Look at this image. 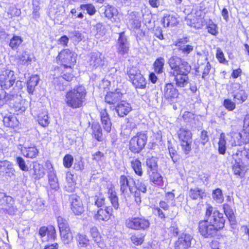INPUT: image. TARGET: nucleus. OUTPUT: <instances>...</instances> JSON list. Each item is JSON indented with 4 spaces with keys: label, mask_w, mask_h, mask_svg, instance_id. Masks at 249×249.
I'll list each match as a JSON object with an SVG mask.
<instances>
[{
    "label": "nucleus",
    "mask_w": 249,
    "mask_h": 249,
    "mask_svg": "<svg viewBox=\"0 0 249 249\" xmlns=\"http://www.w3.org/2000/svg\"><path fill=\"white\" fill-rule=\"evenodd\" d=\"M74 76L73 74L70 73L66 72L63 75L58 78H56V81H59L60 82L63 81H66V82L71 81L72 80Z\"/></svg>",
    "instance_id": "obj_59"
},
{
    "label": "nucleus",
    "mask_w": 249,
    "mask_h": 249,
    "mask_svg": "<svg viewBox=\"0 0 249 249\" xmlns=\"http://www.w3.org/2000/svg\"><path fill=\"white\" fill-rule=\"evenodd\" d=\"M22 42V40L19 36H14L11 39L10 46L13 49H17Z\"/></svg>",
    "instance_id": "obj_50"
},
{
    "label": "nucleus",
    "mask_w": 249,
    "mask_h": 249,
    "mask_svg": "<svg viewBox=\"0 0 249 249\" xmlns=\"http://www.w3.org/2000/svg\"><path fill=\"white\" fill-rule=\"evenodd\" d=\"M232 171L234 175L242 177L245 168L249 166V149L243 148L238 149L232 155Z\"/></svg>",
    "instance_id": "obj_4"
},
{
    "label": "nucleus",
    "mask_w": 249,
    "mask_h": 249,
    "mask_svg": "<svg viewBox=\"0 0 249 249\" xmlns=\"http://www.w3.org/2000/svg\"><path fill=\"white\" fill-rule=\"evenodd\" d=\"M223 208L225 215L228 218L230 221H234L235 216L233 212L231 207L227 204H224L223 205Z\"/></svg>",
    "instance_id": "obj_48"
},
{
    "label": "nucleus",
    "mask_w": 249,
    "mask_h": 249,
    "mask_svg": "<svg viewBox=\"0 0 249 249\" xmlns=\"http://www.w3.org/2000/svg\"><path fill=\"white\" fill-rule=\"evenodd\" d=\"M77 241L79 249H91V246L89 244V240L86 235L79 234L78 236Z\"/></svg>",
    "instance_id": "obj_27"
},
{
    "label": "nucleus",
    "mask_w": 249,
    "mask_h": 249,
    "mask_svg": "<svg viewBox=\"0 0 249 249\" xmlns=\"http://www.w3.org/2000/svg\"><path fill=\"white\" fill-rule=\"evenodd\" d=\"M57 58L65 67L71 68L76 63V54L69 49H64L59 53Z\"/></svg>",
    "instance_id": "obj_8"
},
{
    "label": "nucleus",
    "mask_w": 249,
    "mask_h": 249,
    "mask_svg": "<svg viewBox=\"0 0 249 249\" xmlns=\"http://www.w3.org/2000/svg\"><path fill=\"white\" fill-rule=\"evenodd\" d=\"M105 57L102 53L96 52L91 53L87 61V67L89 70H93L98 67L104 65Z\"/></svg>",
    "instance_id": "obj_9"
},
{
    "label": "nucleus",
    "mask_w": 249,
    "mask_h": 249,
    "mask_svg": "<svg viewBox=\"0 0 249 249\" xmlns=\"http://www.w3.org/2000/svg\"><path fill=\"white\" fill-rule=\"evenodd\" d=\"M111 212L112 209L107 207H106L105 209L100 208L97 211V213L95 214L94 218L99 221H107L110 217Z\"/></svg>",
    "instance_id": "obj_21"
},
{
    "label": "nucleus",
    "mask_w": 249,
    "mask_h": 249,
    "mask_svg": "<svg viewBox=\"0 0 249 249\" xmlns=\"http://www.w3.org/2000/svg\"><path fill=\"white\" fill-rule=\"evenodd\" d=\"M57 222L60 232L65 231L66 229L67 230L70 229L67 221L62 217H58Z\"/></svg>",
    "instance_id": "obj_52"
},
{
    "label": "nucleus",
    "mask_w": 249,
    "mask_h": 249,
    "mask_svg": "<svg viewBox=\"0 0 249 249\" xmlns=\"http://www.w3.org/2000/svg\"><path fill=\"white\" fill-rule=\"evenodd\" d=\"M178 47V50L185 54H189L194 49V47L191 45L186 44L183 41H179L176 44Z\"/></svg>",
    "instance_id": "obj_39"
},
{
    "label": "nucleus",
    "mask_w": 249,
    "mask_h": 249,
    "mask_svg": "<svg viewBox=\"0 0 249 249\" xmlns=\"http://www.w3.org/2000/svg\"><path fill=\"white\" fill-rule=\"evenodd\" d=\"M235 102L231 101L230 99H225L224 101L223 105L229 111H232L235 108Z\"/></svg>",
    "instance_id": "obj_58"
},
{
    "label": "nucleus",
    "mask_w": 249,
    "mask_h": 249,
    "mask_svg": "<svg viewBox=\"0 0 249 249\" xmlns=\"http://www.w3.org/2000/svg\"><path fill=\"white\" fill-rule=\"evenodd\" d=\"M109 198L114 209L118 210L119 204L118 202V197L116 193H111L109 196Z\"/></svg>",
    "instance_id": "obj_54"
},
{
    "label": "nucleus",
    "mask_w": 249,
    "mask_h": 249,
    "mask_svg": "<svg viewBox=\"0 0 249 249\" xmlns=\"http://www.w3.org/2000/svg\"><path fill=\"white\" fill-rule=\"evenodd\" d=\"M191 143L192 142H181V146L182 150L185 154H188L191 150Z\"/></svg>",
    "instance_id": "obj_60"
},
{
    "label": "nucleus",
    "mask_w": 249,
    "mask_h": 249,
    "mask_svg": "<svg viewBox=\"0 0 249 249\" xmlns=\"http://www.w3.org/2000/svg\"><path fill=\"white\" fill-rule=\"evenodd\" d=\"M125 226L136 231H145L150 227V222L144 217H130L125 221Z\"/></svg>",
    "instance_id": "obj_6"
},
{
    "label": "nucleus",
    "mask_w": 249,
    "mask_h": 249,
    "mask_svg": "<svg viewBox=\"0 0 249 249\" xmlns=\"http://www.w3.org/2000/svg\"><path fill=\"white\" fill-rule=\"evenodd\" d=\"M129 49V44L124 32L119 34L117 44V52L122 55L127 53Z\"/></svg>",
    "instance_id": "obj_17"
},
{
    "label": "nucleus",
    "mask_w": 249,
    "mask_h": 249,
    "mask_svg": "<svg viewBox=\"0 0 249 249\" xmlns=\"http://www.w3.org/2000/svg\"><path fill=\"white\" fill-rule=\"evenodd\" d=\"M39 77L37 75L31 76L30 79L27 82V91L29 93L33 94L36 86L38 84Z\"/></svg>",
    "instance_id": "obj_32"
},
{
    "label": "nucleus",
    "mask_w": 249,
    "mask_h": 249,
    "mask_svg": "<svg viewBox=\"0 0 249 249\" xmlns=\"http://www.w3.org/2000/svg\"><path fill=\"white\" fill-rule=\"evenodd\" d=\"M225 221L223 213L207 204L205 219L200 221L198 224L199 232L205 238L213 237L224 228Z\"/></svg>",
    "instance_id": "obj_1"
},
{
    "label": "nucleus",
    "mask_w": 249,
    "mask_h": 249,
    "mask_svg": "<svg viewBox=\"0 0 249 249\" xmlns=\"http://www.w3.org/2000/svg\"><path fill=\"white\" fill-rule=\"evenodd\" d=\"M87 90L82 85L75 86L67 92L65 102L68 107L76 109L82 107L86 101Z\"/></svg>",
    "instance_id": "obj_3"
},
{
    "label": "nucleus",
    "mask_w": 249,
    "mask_h": 249,
    "mask_svg": "<svg viewBox=\"0 0 249 249\" xmlns=\"http://www.w3.org/2000/svg\"><path fill=\"white\" fill-rule=\"evenodd\" d=\"M158 159L155 157L152 156L146 158L145 163L147 173L158 171Z\"/></svg>",
    "instance_id": "obj_26"
},
{
    "label": "nucleus",
    "mask_w": 249,
    "mask_h": 249,
    "mask_svg": "<svg viewBox=\"0 0 249 249\" xmlns=\"http://www.w3.org/2000/svg\"><path fill=\"white\" fill-rule=\"evenodd\" d=\"M138 73H140L139 71L135 67L130 68L127 71V74L130 80L135 78Z\"/></svg>",
    "instance_id": "obj_64"
},
{
    "label": "nucleus",
    "mask_w": 249,
    "mask_h": 249,
    "mask_svg": "<svg viewBox=\"0 0 249 249\" xmlns=\"http://www.w3.org/2000/svg\"><path fill=\"white\" fill-rule=\"evenodd\" d=\"M131 166L133 168L135 173L139 176H142L143 174V172L142 167V163L140 160L138 159H134L130 162Z\"/></svg>",
    "instance_id": "obj_36"
},
{
    "label": "nucleus",
    "mask_w": 249,
    "mask_h": 249,
    "mask_svg": "<svg viewBox=\"0 0 249 249\" xmlns=\"http://www.w3.org/2000/svg\"><path fill=\"white\" fill-rule=\"evenodd\" d=\"M192 239L191 235L182 233L175 243V249H188L191 246Z\"/></svg>",
    "instance_id": "obj_16"
},
{
    "label": "nucleus",
    "mask_w": 249,
    "mask_h": 249,
    "mask_svg": "<svg viewBox=\"0 0 249 249\" xmlns=\"http://www.w3.org/2000/svg\"><path fill=\"white\" fill-rule=\"evenodd\" d=\"M207 28L209 33L216 36L218 34L217 25L212 20H210L207 25Z\"/></svg>",
    "instance_id": "obj_51"
},
{
    "label": "nucleus",
    "mask_w": 249,
    "mask_h": 249,
    "mask_svg": "<svg viewBox=\"0 0 249 249\" xmlns=\"http://www.w3.org/2000/svg\"><path fill=\"white\" fill-rule=\"evenodd\" d=\"M231 93L234 101L237 104L244 102L248 98V95L239 83H233L231 86Z\"/></svg>",
    "instance_id": "obj_12"
},
{
    "label": "nucleus",
    "mask_w": 249,
    "mask_h": 249,
    "mask_svg": "<svg viewBox=\"0 0 249 249\" xmlns=\"http://www.w3.org/2000/svg\"><path fill=\"white\" fill-rule=\"evenodd\" d=\"M171 69L169 72L170 76L174 77V81L178 88H184L189 82L188 74L191 67L186 61L178 56H173L168 60Z\"/></svg>",
    "instance_id": "obj_2"
},
{
    "label": "nucleus",
    "mask_w": 249,
    "mask_h": 249,
    "mask_svg": "<svg viewBox=\"0 0 249 249\" xmlns=\"http://www.w3.org/2000/svg\"><path fill=\"white\" fill-rule=\"evenodd\" d=\"M16 162L21 170L24 171H27L28 170V167L22 158L20 157H17Z\"/></svg>",
    "instance_id": "obj_55"
},
{
    "label": "nucleus",
    "mask_w": 249,
    "mask_h": 249,
    "mask_svg": "<svg viewBox=\"0 0 249 249\" xmlns=\"http://www.w3.org/2000/svg\"><path fill=\"white\" fill-rule=\"evenodd\" d=\"M225 136L224 133L220 134L218 142V151L220 154H224L226 150V141L225 139Z\"/></svg>",
    "instance_id": "obj_46"
},
{
    "label": "nucleus",
    "mask_w": 249,
    "mask_h": 249,
    "mask_svg": "<svg viewBox=\"0 0 249 249\" xmlns=\"http://www.w3.org/2000/svg\"><path fill=\"white\" fill-rule=\"evenodd\" d=\"M189 196L192 199L200 200L206 197V194L204 190L198 187H195L189 190Z\"/></svg>",
    "instance_id": "obj_23"
},
{
    "label": "nucleus",
    "mask_w": 249,
    "mask_h": 249,
    "mask_svg": "<svg viewBox=\"0 0 249 249\" xmlns=\"http://www.w3.org/2000/svg\"><path fill=\"white\" fill-rule=\"evenodd\" d=\"M34 174L35 178L39 179L45 175V172L43 166L39 163H36L34 164Z\"/></svg>",
    "instance_id": "obj_44"
},
{
    "label": "nucleus",
    "mask_w": 249,
    "mask_h": 249,
    "mask_svg": "<svg viewBox=\"0 0 249 249\" xmlns=\"http://www.w3.org/2000/svg\"><path fill=\"white\" fill-rule=\"evenodd\" d=\"M54 83L56 84V88L59 90L63 91L66 89L67 83V82H65V81L60 82L59 81H56V78L54 80Z\"/></svg>",
    "instance_id": "obj_61"
},
{
    "label": "nucleus",
    "mask_w": 249,
    "mask_h": 249,
    "mask_svg": "<svg viewBox=\"0 0 249 249\" xmlns=\"http://www.w3.org/2000/svg\"><path fill=\"white\" fill-rule=\"evenodd\" d=\"M177 23V18L173 15H167L163 18V24L164 27L174 26Z\"/></svg>",
    "instance_id": "obj_38"
},
{
    "label": "nucleus",
    "mask_w": 249,
    "mask_h": 249,
    "mask_svg": "<svg viewBox=\"0 0 249 249\" xmlns=\"http://www.w3.org/2000/svg\"><path fill=\"white\" fill-rule=\"evenodd\" d=\"M165 60L164 58L160 57L156 59L154 63V68L155 71L157 73H161L163 71V66Z\"/></svg>",
    "instance_id": "obj_40"
},
{
    "label": "nucleus",
    "mask_w": 249,
    "mask_h": 249,
    "mask_svg": "<svg viewBox=\"0 0 249 249\" xmlns=\"http://www.w3.org/2000/svg\"><path fill=\"white\" fill-rule=\"evenodd\" d=\"M90 233L94 242L97 243L99 246L103 241V239L98 231L97 228L96 227L91 228L90 229Z\"/></svg>",
    "instance_id": "obj_43"
},
{
    "label": "nucleus",
    "mask_w": 249,
    "mask_h": 249,
    "mask_svg": "<svg viewBox=\"0 0 249 249\" xmlns=\"http://www.w3.org/2000/svg\"><path fill=\"white\" fill-rule=\"evenodd\" d=\"M94 199V204L89 203L88 209L89 212H95L93 207L96 206L98 208L103 207L105 204V198L102 196H96Z\"/></svg>",
    "instance_id": "obj_34"
},
{
    "label": "nucleus",
    "mask_w": 249,
    "mask_h": 249,
    "mask_svg": "<svg viewBox=\"0 0 249 249\" xmlns=\"http://www.w3.org/2000/svg\"><path fill=\"white\" fill-rule=\"evenodd\" d=\"M148 174L149 175L150 181L155 185L158 186H162L163 185V178L161 175L158 172V171L151 172L148 173Z\"/></svg>",
    "instance_id": "obj_30"
},
{
    "label": "nucleus",
    "mask_w": 249,
    "mask_h": 249,
    "mask_svg": "<svg viewBox=\"0 0 249 249\" xmlns=\"http://www.w3.org/2000/svg\"><path fill=\"white\" fill-rule=\"evenodd\" d=\"M71 209L75 215H80L84 212V208L80 197L75 194L70 196Z\"/></svg>",
    "instance_id": "obj_14"
},
{
    "label": "nucleus",
    "mask_w": 249,
    "mask_h": 249,
    "mask_svg": "<svg viewBox=\"0 0 249 249\" xmlns=\"http://www.w3.org/2000/svg\"><path fill=\"white\" fill-rule=\"evenodd\" d=\"M73 161V157L71 155L67 154L64 157L63 164L65 167L70 168L71 167Z\"/></svg>",
    "instance_id": "obj_56"
},
{
    "label": "nucleus",
    "mask_w": 249,
    "mask_h": 249,
    "mask_svg": "<svg viewBox=\"0 0 249 249\" xmlns=\"http://www.w3.org/2000/svg\"><path fill=\"white\" fill-rule=\"evenodd\" d=\"M178 138L181 142H192V134L190 130L181 128L178 131Z\"/></svg>",
    "instance_id": "obj_28"
},
{
    "label": "nucleus",
    "mask_w": 249,
    "mask_h": 249,
    "mask_svg": "<svg viewBox=\"0 0 249 249\" xmlns=\"http://www.w3.org/2000/svg\"><path fill=\"white\" fill-rule=\"evenodd\" d=\"M60 232L61 239L65 244H69L72 241L73 236L70 229Z\"/></svg>",
    "instance_id": "obj_45"
},
{
    "label": "nucleus",
    "mask_w": 249,
    "mask_h": 249,
    "mask_svg": "<svg viewBox=\"0 0 249 249\" xmlns=\"http://www.w3.org/2000/svg\"><path fill=\"white\" fill-rule=\"evenodd\" d=\"M143 16L142 10L128 12L127 19L132 28L138 29L141 27Z\"/></svg>",
    "instance_id": "obj_13"
},
{
    "label": "nucleus",
    "mask_w": 249,
    "mask_h": 249,
    "mask_svg": "<svg viewBox=\"0 0 249 249\" xmlns=\"http://www.w3.org/2000/svg\"><path fill=\"white\" fill-rule=\"evenodd\" d=\"M212 197L214 201L219 204L222 203L224 200L222 191L219 188H217L213 190Z\"/></svg>",
    "instance_id": "obj_42"
},
{
    "label": "nucleus",
    "mask_w": 249,
    "mask_h": 249,
    "mask_svg": "<svg viewBox=\"0 0 249 249\" xmlns=\"http://www.w3.org/2000/svg\"><path fill=\"white\" fill-rule=\"evenodd\" d=\"M91 128L92 129L91 134L93 137L98 141H102V130L99 123H93Z\"/></svg>",
    "instance_id": "obj_29"
},
{
    "label": "nucleus",
    "mask_w": 249,
    "mask_h": 249,
    "mask_svg": "<svg viewBox=\"0 0 249 249\" xmlns=\"http://www.w3.org/2000/svg\"><path fill=\"white\" fill-rule=\"evenodd\" d=\"M71 35L70 37L77 42L81 41L83 38L82 35L78 31L72 32Z\"/></svg>",
    "instance_id": "obj_62"
},
{
    "label": "nucleus",
    "mask_w": 249,
    "mask_h": 249,
    "mask_svg": "<svg viewBox=\"0 0 249 249\" xmlns=\"http://www.w3.org/2000/svg\"><path fill=\"white\" fill-rule=\"evenodd\" d=\"M136 188L142 193H145L147 191V185L144 181L141 179H138L134 184Z\"/></svg>",
    "instance_id": "obj_49"
},
{
    "label": "nucleus",
    "mask_w": 249,
    "mask_h": 249,
    "mask_svg": "<svg viewBox=\"0 0 249 249\" xmlns=\"http://www.w3.org/2000/svg\"><path fill=\"white\" fill-rule=\"evenodd\" d=\"M130 239L132 242L137 246L141 245L143 242V236L142 235H133Z\"/></svg>",
    "instance_id": "obj_57"
},
{
    "label": "nucleus",
    "mask_w": 249,
    "mask_h": 249,
    "mask_svg": "<svg viewBox=\"0 0 249 249\" xmlns=\"http://www.w3.org/2000/svg\"><path fill=\"white\" fill-rule=\"evenodd\" d=\"M131 81L136 88L144 89L146 87V82L145 79L141 73H138Z\"/></svg>",
    "instance_id": "obj_31"
},
{
    "label": "nucleus",
    "mask_w": 249,
    "mask_h": 249,
    "mask_svg": "<svg viewBox=\"0 0 249 249\" xmlns=\"http://www.w3.org/2000/svg\"><path fill=\"white\" fill-rule=\"evenodd\" d=\"M38 122L39 124L43 127H46L48 125L49 121L47 112L39 114L38 116Z\"/></svg>",
    "instance_id": "obj_47"
},
{
    "label": "nucleus",
    "mask_w": 249,
    "mask_h": 249,
    "mask_svg": "<svg viewBox=\"0 0 249 249\" xmlns=\"http://www.w3.org/2000/svg\"><path fill=\"white\" fill-rule=\"evenodd\" d=\"M211 66L209 62H206L199 65V66L196 69V75H200L202 74V78L205 80L206 77L209 74Z\"/></svg>",
    "instance_id": "obj_24"
},
{
    "label": "nucleus",
    "mask_w": 249,
    "mask_h": 249,
    "mask_svg": "<svg viewBox=\"0 0 249 249\" xmlns=\"http://www.w3.org/2000/svg\"><path fill=\"white\" fill-rule=\"evenodd\" d=\"M120 185V190L122 193H125L128 188L130 192L133 191L134 184H135V181L132 177L128 176L121 175L119 180Z\"/></svg>",
    "instance_id": "obj_15"
},
{
    "label": "nucleus",
    "mask_w": 249,
    "mask_h": 249,
    "mask_svg": "<svg viewBox=\"0 0 249 249\" xmlns=\"http://www.w3.org/2000/svg\"><path fill=\"white\" fill-rule=\"evenodd\" d=\"M94 28L96 31V33L95 34L96 38H99L101 36H102L105 35V29L102 24L98 23L95 25Z\"/></svg>",
    "instance_id": "obj_53"
},
{
    "label": "nucleus",
    "mask_w": 249,
    "mask_h": 249,
    "mask_svg": "<svg viewBox=\"0 0 249 249\" xmlns=\"http://www.w3.org/2000/svg\"><path fill=\"white\" fill-rule=\"evenodd\" d=\"M73 176L71 174L69 173L66 175L67 184L65 187L69 192H72L75 189L76 183L75 181L73 179Z\"/></svg>",
    "instance_id": "obj_41"
},
{
    "label": "nucleus",
    "mask_w": 249,
    "mask_h": 249,
    "mask_svg": "<svg viewBox=\"0 0 249 249\" xmlns=\"http://www.w3.org/2000/svg\"><path fill=\"white\" fill-rule=\"evenodd\" d=\"M17 65L18 69H22L23 66H28L32 60L30 55L27 52H23L17 58Z\"/></svg>",
    "instance_id": "obj_25"
},
{
    "label": "nucleus",
    "mask_w": 249,
    "mask_h": 249,
    "mask_svg": "<svg viewBox=\"0 0 249 249\" xmlns=\"http://www.w3.org/2000/svg\"><path fill=\"white\" fill-rule=\"evenodd\" d=\"M147 134L145 131L138 132L129 142V149L134 153H140L144 147L147 141Z\"/></svg>",
    "instance_id": "obj_5"
},
{
    "label": "nucleus",
    "mask_w": 249,
    "mask_h": 249,
    "mask_svg": "<svg viewBox=\"0 0 249 249\" xmlns=\"http://www.w3.org/2000/svg\"><path fill=\"white\" fill-rule=\"evenodd\" d=\"M16 77L14 71L6 70L0 74V86L2 89H9L15 83Z\"/></svg>",
    "instance_id": "obj_10"
},
{
    "label": "nucleus",
    "mask_w": 249,
    "mask_h": 249,
    "mask_svg": "<svg viewBox=\"0 0 249 249\" xmlns=\"http://www.w3.org/2000/svg\"><path fill=\"white\" fill-rule=\"evenodd\" d=\"M115 110L118 116L124 117L131 110V107L127 102L122 101L117 104Z\"/></svg>",
    "instance_id": "obj_20"
},
{
    "label": "nucleus",
    "mask_w": 249,
    "mask_h": 249,
    "mask_svg": "<svg viewBox=\"0 0 249 249\" xmlns=\"http://www.w3.org/2000/svg\"><path fill=\"white\" fill-rule=\"evenodd\" d=\"M122 97V94L120 92H111L107 94L105 97L106 102L110 105H114L120 101Z\"/></svg>",
    "instance_id": "obj_22"
},
{
    "label": "nucleus",
    "mask_w": 249,
    "mask_h": 249,
    "mask_svg": "<svg viewBox=\"0 0 249 249\" xmlns=\"http://www.w3.org/2000/svg\"><path fill=\"white\" fill-rule=\"evenodd\" d=\"M21 153L26 157L28 158H34L38 153V150L36 146L24 147L21 149Z\"/></svg>",
    "instance_id": "obj_33"
},
{
    "label": "nucleus",
    "mask_w": 249,
    "mask_h": 249,
    "mask_svg": "<svg viewBox=\"0 0 249 249\" xmlns=\"http://www.w3.org/2000/svg\"><path fill=\"white\" fill-rule=\"evenodd\" d=\"M243 132L246 135L243 136L241 133H235L232 137L231 144L232 146L240 145L244 142H249V114L246 115L244 120Z\"/></svg>",
    "instance_id": "obj_7"
},
{
    "label": "nucleus",
    "mask_w": 249,
    "mask_h": 249,
    "mask_svg": "<svg viewBox=\"0 0 249 249\" xmlns=\"http://www.w3.org/2000/svg\"><path fill=\"white\" fill-rule=\"evenodd\" d=\"M5 171L6 173L9 172L13 175L15 169L13 167V164L11 162L7 160H3L0 161V172Z\"/></svg>",
    "instance_id": "obj_37"
},
{
    "label": "nucleus",
    "mask_w": 249,
    "mask_h": 249,
    "mask_svg": "<svg viewBox=\"0 0 249 249\" xmlns=\"http://www.w3.org/2000/svg\"><path fill=\"white\" fill-rule=\"evenodd\" d=\"M105 16L108 19H114V17L118 14L117 10L114 7L107 6L102 8Z\"/></svg>",
    "instance_id": "obj_35"
},
{
    "label": "nucleus",
    "mask_w": 249,
    "mask_h": 249,
    "mask_svg": "<svg viewBox=\"0 0 249 249\" xmlns=\"http://www.w3.org/2000/svg\"><path fill=\"white\" fill-rule=\"evenodd\" d=\"M100 115L101 124L104 130L107 133L110 132L111 130L112 123L107 110L101 109Z\"/></svg>",
    "instance_id": "obj_19"
},
{
    "label": "nucleus",
    "mask_w": 249,
    "mask_h": 249,
    "mask_svg": "<svg viewBox=\"0 0 249 249\" xmlns=\"http://www.w3.org/2000/svg\"><path fill=\"white\" fill-rule=\"evenodd\" d=\"M105 155L100 151H97L92 155V160L97 162L102 161L104 160Z\"/></svg>",
    "instance_id": "obj_63"
},
{
    "label": "nucleus",
    "mask_w": 249,
    "mask_h": 249,
    "mask_svg": "<svg viewBox=\"0 0 249 249\" xmlns=\"http://www.w3.org/2000/svg\"><path fill=\"white\" fill-rule=\"evenodd\" d=\"M14 201L12 197L6 196L5 193L0 192V204L3 205L0 212L3 211L10 215L14 214L17 209L14 206Z\"/></svg>",
    "instance_id": "obj_11"
},
{
    "label": "nucleus",
    "mask_w": 249,
    "mask_h": 249,
    "mask_svg": "<svg viewBox=\"0 0 249 249\" xmlns=\"http://www.w3.org/2000/svg\"><path fill=\"white\" fill-rule=\"evenodd\" d=\"M163 93L164 98L170 101H172L173 99L177 98L178 95V90L175 88L172 83L165 84Z\"/></svg>",
    "instance_id": "obj_18"
}]
</instances>
